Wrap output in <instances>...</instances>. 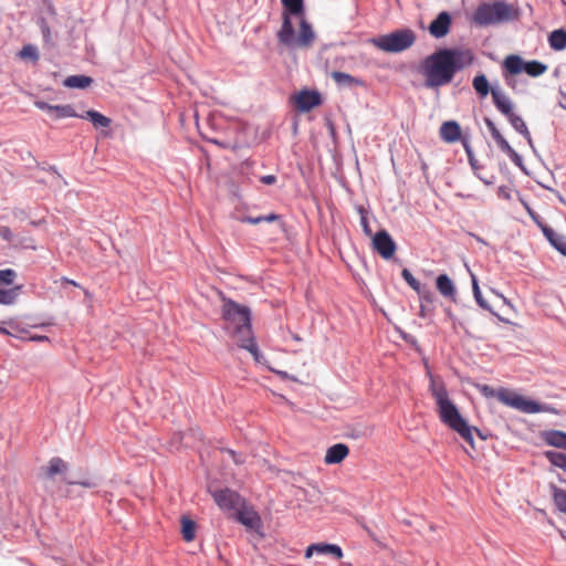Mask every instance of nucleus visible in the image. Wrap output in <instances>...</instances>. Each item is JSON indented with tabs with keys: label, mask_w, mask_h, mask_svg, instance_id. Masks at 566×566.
<instances>
[{
	"label": "nucleus",
	"mask_w": 566,
	"mask_h": 566,
	"mask_svg": "<svg viewBox=\"0 0 566 566\" xmlns=\"http://www.w3.org/2000/svg\"><path fill=\"white\" fill-rule=\"evenodd\" d=\"M473 53L469 49H440L427 56L422 62L424 85L437 88L449 84L458 71L473 62Z\"/></svg>",
	"instance_id": "1"
},
{
	"label": "nucleus",
	"mask_w": 566,
	"mask_h": 566,
	"mask_svg": "<svg viewBox=\"0 0 566 566\" xmlns=\"http://www.w3.org/2000/svg\"><path fill=\"white\" fill-rule=\"evenodd\" d=\"M283 23L277 40L289 49L310 48L315 39L312 25L305 19L303 0H282Z\"/></svg>",
	"instance_id": "2"
},
{
	"label": "nucleus",
	"mask_w": 566,
	"mask_h": 566,
	"mask_svg": "<svg viewBox=\"0 0 566 566\" xmlns=\"http://www.w3.org/2000/svg\"><path fill=\"white\" fill-rule=\"evenodd\" d=\"M429 389L434 398L437 412L441 422L455 431L468 443L473 446V431H479L476 428L471 427L462 417L458 407L449 398L444 384L430 376Z\"/></svg>",
	"instance_id": "3"
},
{
	"label": "nucleus",
	"mask_w": 566,
	"mask_h": 566,
	"mask_svg": "<svg viewBox=\"0 0 566 566\" xmlns=\"http://www.w3.org/2000/svg\"><path fill=\"white\" fill-rule=\"evenodd\" d=\"M223 318L227 331L238 342L239 346L249 350L256 361H260V352L254 343L251 329V314L247 306L233 301H224Z\"/></svg>",
	"instance_id": "4"
},
{
	"label": "nucleus",
	"mask_w": 566,
	"mask_h": 566,
	"mask_svg": "<svg viewBox=\"0 0 566 566\" xmlns=\"http://www.w3.org/2000/svg\"><path fill=\"white\" fill-rule=\"evenodd\" d=\"M478 390L485 397H496L504 405L512 407L516 410H520L525 413H537V412H553L554 409L546 406L541 405L534 400L527 399L524 396H521L516 392L507 390L505 388H500L497 390L493 389L488 385H478Z\"/></svg>",
	"instance_id": "5"
},
{
	"label": "nucleus",
	"mask_w": 566,
	"mask_h": 566,
	"mask_svg": "<svg viewBox=\"0 0 566 566\" xmlns=\"http://www.w3.org/2000/svg\"><path fill=\"white\" fill-rule=\"evenodd\" d=\"M416 33L410 29H399L388 34H382L371 40L379 50L388 53H399L413 45Z\"/></svg>",
	"instance_id": "6"
},
{
	"label": "nucleus",
	"mask_w": 566,
	"mask_h": 566,
	"mask_svg": "<svg viewBox=\"0 0 566 566\" xmlns=\"http://www.w3.org/2000/svg\"><path fill=\"white\" fill-rule=\"evenodd\" d=\"M69 465L60 458H52L45 467L41 468V479L44 488L50 492L60 491L61 484H69Z\"/></svg>",
	"instance_id": "7"
},
{
	"label": "nucleus",
	"mask_w": 566,
	"mask_h": 566,
	"mask_svg": "<svg viewBox=\"0 0 566 566\" xmlns=\"http://www.w3.org/2000/svg\"><path fill=\"white\" fill-rule=\"evenodd\" d=\"M512 18L511 6L504 2L480 6L474 13V21L480 25H488L507 21Z\"/></svg>",
	"instance_id": "8"
},
{
	"label": "nucleus",
	"mask_w": 566,
	"mask_h": 566,
	"mask_svg": "<svg viewBox=\"0 0 566 566\" xmlns=\"http://www.w3.org/2000/svg\"><path fill=\"white\" fill-rule=\"evenodd\" d=\"M373 249L385 260L394 256L397 244L386 230H380L371 237Z\"/></svg>",
	"instance_id": "9"
},
{
	"label": "nucleus",
	"mask_w": 566,
	"mask_h": 566,
	"mask_svg": "<svg viewBox=\"0 0 566 566\" xmlns=\"http://www.w3.org/2000/svg\"><path fill=\"white\" fill-rule=\"evenodd\" d=\"M212 495L218 506L223 511H235L242 506V499L234 491L224 489L213 492Z\"/></svg>",
	"instance_id": "10"
},
{
	"label": "nucleus",
	"mask_w": 566,
	"mask_h": 566,
	"mask_svg": "<svg viewBox=\"0 0 566 566\" xmlns=\"http://www.w3.org/2000/svg\"><path fill=\"white\" fill-rule=\"evenodd\" d=\"M295 106L301 112H308L321 104V95L315 91H302L294 97Z\"/></svg>",
	"instance_id": "11"
},
{
	"label": "nucleus",
	"mask_w": 566,
	"mask_h": 566,
	"mask_svg": "<svg viewBox=\"0 0 566 566\" xmlns=\"http://www.w3.org/2000/svg\"><path fill=\"white\" fill-rule=\"evenodd\" d=\"M314 554L332 555L335 559L343 557L342 548L336 544L316 543L310 545L305 551V557L311 558Z\"/></svg>",
	"instance_id": "12"
},
{
	"label": "nucleus",
	"mask_w": 566,
	"mask_h": 566,
	"mask_svg": "<svg viewBox=\"0 0 566 566\" xmlns=\"http://www.w3.org/2000/svg\"><path fill=\"white\" fill-rule=\"evenodd\" d=\"M451 17L448 12L443 11L430 23L428 30L433 38L440 39L449 33Z\"/></svg>",
	"instance_id": "13"
},
{
	"label": "nucleus",
	"mask_w": 566,
	"mask_h": 566,
	"mask_svg": "<svg viewBox=\"0 0 566 566\" xmlns=\"http://www.w3.org/2000/svg\"><path fill=\"white\" fill-rule=\"evenodd\" d=\"M491 95L493 103L499 112H501L504 116L511 115L514 109V104L511 98L499 87V85H493L491 90Z\"/></svg>",
	"instance_id": "14"
},
{
	"label": "nucleus",
	"mask_w": 566,
	"mask_h": 566,
	"mask_svg": "<svg viewBox=\"0 0 566 566\" xmlns=\"http://www.w3.org/2000/svg\"><path fill=\"white\" fill-rule=\"evenodd\" d=\"M237 517L240 523L250 530L258 531L261 526V518L258 513L253 510L241 509L235 510Z\"/></svg>",
	"instance_id": "15"
},
{
	"label": "nucleus",
	"mask_w": 566,
	"mask_h": 566,
	"mask_svg": "<svg viewBox=\"0 0 566 566\" xmlns=\"http://www.w3.org/2000/svg\"><path fill=\"white\" fill-rule=\"evenodd\" d=\"M349 453V449L344 443H336L326 450L324 461L326 464H338Z\"/></svg>",
	"instance_id": "16"
},
{
	"label": "nucleus",
	"mask_w": 566,
	"mask_h": 566,
	"mask_svg": "<svg viewBox=\"0 0 566 566\" xmlns=\"http://www.w3.org/2000/svg\"><path fill=\"white\" fill-rule=\"evenodd\" d=\"M525 61L518 55H509L505 57L502 69V74L520 75L525 72Z\"/></svg>",
	"instance_id": "17"
},
{
	"label": "nucleus",
	"mask_w": 566,
	"mask_h": 566,
	"mask_svg": "<svg viewBox=\"0 0 566 566\" xmlns=\"http://www.w3.org/2000/svg\"><path fill=\"white\" fill-rule=\"evenodd\" d=\"M469 273H470V276H471V282H472V292H473V296H474V300L475 302L478 303V305L480 307H482L483 310H486L489 312H491L493 315H495L499 319L503 321V322H506L504 318H502L500 315H497L495 312H493L491 305L488 303V301L482 296V293H481V290H480V286H479V282H478V279L475 276V274L470 270V268L468 266V264H465Z\"/></svg>",
	"instance_id": "18"
},
{
	"label": "nucleus",
	"mask_w": 566,
	"mask_h": 566,
	"mask_svg": "<svg viewBox=\"0 0 566 566\" xmlns=\"http://www.w3.org/2000/svg\"><path fill=\"white\" fill-rule=\"evenodd\" d=\"M543 441L552 447L566 450V432L560 430H547L542 433Z\"/></svg>",
	"instance_id": "19"
},
{
	"label": "nucleus",
	"mask_w": 566,
	"mask_h": 566,
	"mask_svg": "<svg viewBox=\"0 0 566 566\" xmlns=\"http://www.w3.org/2000/svg\"><path fill=\"white\" fill-rule=\"evenodd\" d=\"M440 136L447 143H454L461 136V128L457 122L450 120L442 124L440 127Z\"/></svg>",
	"instance_id": "20"
},
{
	"label": "nucleus",
	"mask_w": 566,
	"mask_h": 566,
	"mask_svg": "<svg viewBox=\"0 0 566 566\" xmlns=\"http://www.w3.org/2000/svg\"><path fill=\"white\" fill-rule=\"evenodd\" d=\"M331 76L334 82L342 87L365 86V82L361 78L344 72L334 71Z\"/></svg>",
	"instance_id": "21"
},
{
	"label": "nucleus",
	"mask_w": 566,
	"mask_h": 566,
	"mask_svg": "<svg viewBox=\"0 0 566 566\" xmlns=\"http://www.w3.org/2000/svg\"><path fill=\"white\" fill-rule=\"evenodd\" d=\"M506 118L509 119L512 127L527 140L531 147H533V139L524 119L515 113L506 116Z\"/></svg>",
	"instance_id": "22"
},
{
	"label": "nucleus",
	"mask_w": 566,
	"mask_h": 566,
	"mask_svg": "<svg viewBox=\"0 0 566 566\" xmlns=\"http://www.w3.org/2000/svg\"><path fill=\"white\" fill-rule=\"evenodd\" d=\"M543 233L549 243L563 255L566 256V239L548 227L543 228Z\"/></svg>",
	"instance_id": "23"
},
{
	"label": "nucleus",
	"mask_w": 566,
	"mask_h": 566,
	"mask_svg": "<svg viewBox=\"0 0 566 566\" xmlns=\"http://www.w3.org/2000/svg\"><path fill=\"white\" fill-rule=\"evenodd\" d=\"M437 289L444 297L454 298L455 296L454 283L447 274H440L437 277Z\"/></svg>",
	"instance_id": "24"
},
{
	"label": "nucleus",
	"mask_w": 566,
	"mask_h": 566,
	"mask_svg": "<svg viewBox=\"0 0 566 566\" xmlns=\"http://www.w3.org/2000/svg\"><path fill=\"white\" fill-rule=\"evenodd\" d=\"M472 86L481 98H485L492 90V86H490L489 81L484 74L476 75L472 81Z\"/></svg>",
	"instance_id": "25"
},
{
	"label": "nucleus",
	"mask_w": 566,
	"mask_h": 566,
	"mask_svg": "<svg viewBox=\"0 0 566 566\" xmlns=\"http://www.w3.org/2000/svg\"><path fill=\"white\" fill-rule=\"evenodd\" d=\"M80 118H87L95 128H105L111 125L108 117L93 109L87 111L84 115H80Z\"/></svg>",
	"instance_id": "26"
},
{
	"label": "nucleus",
	"mask_w": 566,
	"mask_h": 566,
	"mask_svg": "<svg viewBox=\"0 0 566 566\" xmlns=\"http://www.w3.org/2000/svg\"><path fill=\"white\" fill-rule=\"evenodd\" d=\"M92 82H93V80L86 75H71L64 80L63 84H64V86H66L69 88L83 90V88H86L87 86H90Z\"/></svg>",
	"instance_id": "27"
},
{
	"label": "nucleus",
	"mask_w": 566,
	"mask_h": 566,
	"mask_svg": "<svg viewBox=\"0 0 566 566\" xmlns=\"http://www.w3.org/2000/svg\"><path fill=\"white\" fill-rule=\"evenodd\" d=\"M402 277L403 280L409 284L410 287H412L415 291H417L424 300L431 301V293L430 292H423L421 284L418 280L413 277L411 272L407 269L402 270Z\"/></svg>",
	"instance_id": "28"
},
{
	"label": "nucleus",
	"mask_w": 566,
	"mask_h": 566,
	"mask_svg": "<svg viewBox=\"0 0 566 566\" xmlns=\"http://www.w3.org/2000/svg\"><path fill=\"white\" fill-rule=\"evenodd\" d=\"M549 45L554 50L560 51L566 48V31L559 29L555 30L549 35Z\"/></svg>",
	"instance_id": "29"
},
{
	"label": "nucleus",
	"mask_w": 566,
	"mask_h": 566,
	"mask_svg": "<svg viewBox=\"0 0 566 566\" xmlns=\"http://www.w3.org/2000/svg\"><path fill=\"white\" fill-rule=\"evenodd\" d=\"M551 492L557 509L566 514V490L551 485Z\"/></svg>",
	"instance_id": "30"
},
{
	"label": "nucleus",
	"mask_w": 566,
	"mask_h": 566,
	"mask_svg": "<svg viewBox=\"0 0 566 566\" xmlns=\"http://www.w3.org/2000/svg\"><path fill=\"white\" fill-rule=\"evenodd\" d=\"M54 118H66V117H80L72 105H54V109L52 112Z\"/></svg>",
	"instance_id": "31"
},
{
	"label": "nucleus",
	"mask_w": 566,
	"mask_h": 566,
	"mask_svg": "<svg viewBox=\"0 0 566 566\" xmlns=\"http://www.w3.org/2000/svg\"><path fill=\"white\" fill-rule=\"evenodd\" d=\"M545 457L553 465L566 472V454L557 451H546Z\"/></svg>",
	"instance_id": "32"
},
{
	"label": "nucleus",
	"mask_w": 566,
	"mask_h": 566,
	"mask_svg": "<svg viewBox=\"0 0 566 566\" xmlns=\"http://www.w3.org/2000/svg\"><path fill=\"white\" fill-rule=\"evenodd\" d=\"M547 66L538 61H531L525 63V73L530 76L536 77L545 73Z\"/></svg>",
	"instance_id": "33"
},
{
	"label": "nucleus",
	"mask_w": 566,
	"mask_h": 566,
	"mask_svg": "<svg viewBox=\"0 0 566 566\" xmlns=\"http://www.w3.org/2000/svg\"><path fill=\"white\" fill-rule=\"evenodd\" d=\"M196 524L191 520L187 517H182L181 520V533L184 538L187 542H190L195 538Z\"/></svg>",
	"instance_id": "34"
},
{
	"label": "nucleus",
	"mask_w": 566,
	"mask_h": 566,
	"mask_svg": "<svg viewBox=\"0 0 566 566\" xmlns=\"http://www.w3.org/2000/svg\"><path fill=\"white\" fill-rule=\"evenodd\" d=\"M19 56L23 60H30L36 62L40 57L36 46L32 44L24 45L19 52Z\"/></svg>",
	"instance_id": "35"
},
{
	"label": "nucleus",
	"mask_w": 566,
	"mask_h": 566,
	"mask_svg": "<svg viewBox=\"0 0 566 566\" xmlns=\"http://www.w3.org/2000/svg\"><path fill=\"white\" fill-rule=\"evenodd\" d=\"M358 213L360 216V226L363 228L364 233L367 237H373V230L368 222L367 211L360 206L358 207Z\"/></svg>",
	"instance_id": "36"
},
{
	"label": "nucleus",
	"mask_w": 566,
	"mask_h": 566,
	"mask_svg": "<svg viewBox=\"0 0 566 566\" xmlns=\"http://www.w3.org/2000/svg\"><path fill=\"white\" fill-rule=\"evenodd\" d=\"M17 292L14 290L0 289V304L10 305L15 301Z\"/></svg>",
	"instance_id": "37"
},
{
	"label": "nucleus",
	"mask_w": 566,
	"mask_h": 566,
	"mask_svg": "<svg viewBox=\"0 0 566 566\" xmlns=\"http://www.w3.org/2000/svg\"><path fill=\"white\" fill-rule=\"evenodd\" d=\"M17 274L11 269L0 270V284H12Z\"/></svg>",
	"instance_id": "38"
},
{
	"label": "nucleus",
	"mask_w": 566,
	"mask_h": 566,
	"mask_svg": "<svg viewBox=\"0 0 566 566\" xmlns=\"http://www.w3.org/2000/svg\"><path fill=\"white\" fill-rule=\"evenodd\" d=\"M40 28H41V32H42L44 42L46 44H51L52 43V34H51L49 25L46 24V22L43 19L40 21Z\"/></svg>",
	"instance_id": "39"
},
{
	"label": "nucleus",
	"mask_w": 566,
	"mask_h": 566,
	"mask_svg": "<svg viewBox=\"0 0 566 566\" xmlns=\"http://www.w3.org/2000/svg\"><path fill=\"white\" fill-rule=\"evenodd\" d=\"M485 122V125L486 127L489 128L490 133H491V136L492 138L495 140V143L502 138L503 136L501 135V133L499 132V129L496 128V126L494 125V123L489 119V118H485L484 119Z\"/></svg>",
	"instance_id": "40"
},
{
	"label": "nucleus",
	"mask_w": 566,
	"mask_h": 566,
	"mask_svg": "<svg viewBox=\"0 0 566 566\" xmlns=\"http://www.w3.org/2000/svg\"><path fill=\"white\" fill-rule=\"evenodd\" d=\"M485 122V125L486 127L489 128L490 133H491V136L492 138L495 140V143L502 138L503 136L501 135V133L499 132V129L496 128V126L494 125V123L489 119V118H485L484 119Z\"/></svg>",
	"instance_id": "41"
},
{
	"label": "nucleus",
	"mask_w": 566,
	"mask_h": 566,
	"mask_svg": "<svg viewBox=\"0 0 566 566\" xmlns=\"http://www.w3.org/2000/svg\"><path fill=\"white\" fill-rule=\"evenodd\" d=\"M518 75H507L503 74V78L509 87L513 91H518L520 81L517 78Z\"/></svg>",
	"instance_id": "42"
},
{
	"label": "nucleus",
	"mask_w": 566,
	"mask_h": 566,
	"mask_svg": "<svg viewBox=\"0 0 566 566\" xmlns=\"http://www.w3.org/2000/svg\"><path fill=\"white\" fill-rule=\"evenodd\" d=\"M497 146L500 147V149L505 153L506 155H510L511 153H513V148L510 146V144L507 143V140L502 137L500 138L497 142H496Z\"/></svg>",
	"instance_id": "43"
},
{
	"label": "nucleus",
	"mask_w": 566,
	"mask_h": 566,
	"mask_svg": "<svg viewBox=\"0 0 566 566\" xmlns=\"http://www.w3.org/2000/svg\"><path fill=\"white\" fill-rule=\"evenodd\" d=\"M34 106L36 108H39V109L48 112L51 115H52V112L54 109V105H50V104H48L46 102H43V101H35L34 102Z\"/></svg>",
	"instance_id": "44"
},
{
	"label": "nucleus",
	"mask_w": 566,
	"mask_h": 566,
	"mask_svg": "<svg viewBox=\"0 0 566 566\" xmlns=\"http://www.w3.org/2000/svg\"><path fill=\"white\" fill-rule=\"evenodd\" d=\"M69 484H76V485H81V486H84V488H95L97 485V483L93 480H83V481H72L70 480Z\"/></svg>",
	"instance_id": "45"
},
{
	"label": "nucleus",
	"mask_w": 566,
	"mask_h": 566,
	"mask_svg": "<svg viewBox=\"0 0 566 566\" xmlns=\"http://www.w3.org/2000/svg\"><path fill=\"white\" fill-rule=\"evenodd\" d=\"M0 237L6 241H11L13 239V234L8 227H0Z\"/></svg>",
	"instance_id": "46"
},
{
	"label": "nucleus",
	"mask_w": 566,
	"mask_h": 566,
	"mask_svg": "<svg viewBox=\"0 0 566 566\" xmlns=\"http://www.w3.org/2000/svg\"><path fill=\"white\" fill-rule=\"evenodd\" d=\"M511 160L518 167H522L523 165V160H522V157L515 151L513 150V153H511L510 155H507Z\"/></svg>",
	"instance_id": "47"
},
{
	"label": "nucleus",
	"mask_w": 566,
	"mask_h": 566,
	"mask_svg": "<svg viewBox=\"0 0 566 566\" xmlns=\"http://www.w3.org/2000/svg\"><path fill=\"white\" fill-rule=\"evenodd\" d=\"M275 180H276V178L273 175H266V176L261 177V181L265 185H272L275 182Z\"/></svg>",
	"instance_id": "48"
},
{
	"label": "nucleus",
	"mask_w": 566,
	"mask_h": 566,
	"mask_svg": "<svg viewBox=\"0 0 566 566\" xmlns=\"http://www.w3.org/2000/svg\"><path fill=\"white\" fill-rule=\"evenodd\" d=\"M226 452L231 457V459L233 460L234 463H242L243 461L241 460V458L239 455H237V453L233 451V450H226Z\"/></svg>",
	"instance_id": "49"
},
{
	"label": "nucleus",
	"mask_w": 566,
	"mask_h": 566,
	"mask_svg": "<svg viewBox=\"0 0 566 566\" xmlns=\"http://www.w3.org/2000/svg\"><path fill=\"white\" fill-rule=\"evenodd\" d=\"M243 221L252 223V224H258V223L262 222L263 219H262V216L256 217V218L248 217V218L243 219Z\"/></svg>",
	"instance_id": "50"
},
{
	"label": "nucleus",
	"mask_w": 566,
	"mask_h": 566,
	"mask_svg": "<svg viewBox=\"0 0 566 566\" xmlns=\"http://www.w3.org/2000/svg\"><path fill=\"white\" fill-rule=\"evenodd\" d=\"M29 339L31 342H46V340H49V337L44 336V335H33Z\"/></svg>",
	"instance_id": "51"
},
{
	"label": "nucleus",
	"mask_w": 566,
	"mask_h": 566,
	"mask_svg": "<svg viewBox=\"0 0 566 566\" xmlns=\"http://www.w3.org/2000/svg\"><path fill=\"white\" fill-rule=\"evenodd\" d=\"M262 219H263V221L272 222L274 220H277L279 216L274 214V213H271V214H268V216H262Z\"/></svg>",
	"instance_id": "52"
},
{
	"label": "nucleus",
	"mask_w": 566,
	"mask_h": 566,
	"mask_svg": "<svg viewBox=\"0 0 566 566\" xmlns=\"http://www.w3.org/2000/svg\"><path fill=\"white\" fill-rule=\"evenodd\" d=\"M490 292L493 293L495 296H497L500 298L503 297V294L501 292L496 291L493 287H490Z\"/></svg>",
	"instance_id": "53"
},
{
	"label": "nucleus",
	"mask_w": 566,
	"mask_h": 566,
	"mask_svg": "<svg viewBox=\"0 0 566 566\" xmlns=\"http://www.w3.org/2000/svg\"><path fill=\"white\" fill-rule=\"evenodd\" d=\"M501 300L503 301V303H504L505 305H507L509 307L513 308V304H512V303H511V301H510V300H507L504 295H503V297H501Z\"/></svg>",
	"instance_id": "54"
},
{
	"label": "nucleus",
	"mask_w": 566,
	"mask_h": 566,
	"mask_svg": "<svg viewBox=\"0 0 566 566\" xmlns=\"http://www.w3.org/2000/svg\"><path fill=\"white\" fill-rule=\"evenodd\" d=\"M62 281H64L66 283H70L72 285H74V286H78V284L75 281L69 280L67 277H63Z\"/></svg>",
	"instance_id": "55"
},
{
	"label": "nucleus",
	"mask_w": 566,
	"mask_h": 566,
	"mask_svg": "<svg viewBox=\"0 0 566 566\" xmlns=\"http://www.w3.org/2000/svg\"><path fill=\"white\" fill-rule=\"evenodd\" d=\"M467 151H468V154H469L470 164H471V166L474 168V167H475V161H474V159L472 158L470 150H469V149H467Z\"/></svg>",
	"instance_id": "56"
},
{
	"label": "nucleus",
	"mask_w": 566,
	"mask_h": 566,
	"mask_svg": "<svg viewBox=\"0 0 566 566\" xmlns=\"http://www.w3.org/2000/svg\"><path fill=\"white\" fill-rule=\"evenodd\" d=\"M0 333H1V334H4V335H9V334H10V333H9V331H8L7 328L1 327V326H0Z\"/></svg>",
	"instance_id": "57"
},
{
	"label": "nucleus",
	"mask_w": 566,
	"mask_h": 566,
	"mask_svg": "<svg viewBox=\"0 0 566 566\" xmlns=\"http://www.w3.org/2000/svg\"><path fill=\"white\" fill-rule=\"evenodd\" d=\"M277 374H279L282 378H289V375H287V373H285V371H277Z\"/></svg>",
	"instance_id": "58"
},
{
	"label": "nucleus",
	"mask_w": 566,
	"mask_h": 566,
	"mask_svg": "<svg viewBox=\"0 0 566 566\" xmlns=\"http://www.w3.org/2000/svg\"><path fill=\"white\" fill-rule=\"evenodd\" d=\"M474 239L478 241V242H481V243H485L483 239H481L480 237L478 235H473Z\"/></svg>",
	"instance_id": "59"
}]
</instances>
